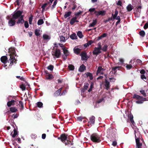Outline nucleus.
<instances>
[{
    "label": "nucleus",
    "mask_w": 148,
    "mask_h": 148,
    "mask_svg": "<svg viewBox=\"0 0 148 148\" xmlns=\"http://www.w3.org/2000/svg\"><path fill=\"white\" fill-rule=\"evenodd\" d=\"M132 66L131 65L127 64L126 66V67L127 69H130L132 67Z\"/></svg>",
    "instance_id": "nucleus-60"
},
{
    "label": "nucleus",
    "mask_w": 148,
    "mask_h": 148,
    "mask_svg": "<svg viewBox=\"0 0 148 148\" xmlns=\"http://www.w3.org/2000/svg\"><path fill=\"white\" fill-rule=\"evenodd\" d=\"M18 102L19 103V106L21 107V108H20V109L21 110H23L24 109V105L23 102L21 101H18Z\"/></svg>",
    "instance_id": "nucleus-30"
},
{
    "label": "nucleus",
    "mask_w": 148,
    "mask_h": 148,
    "mask_svg": "<svg viewBox=\"0 0 148 148\" xmlns=\"http://www.w3.org/2000/svg\"><path fill=\"white\" fill-rule=\"evenodd\" d=\"M83 118L81 116L78 117H77V120L79 121H81Z\"/></svg>",
    "instance_id": "nucleus-62"
},
{
    "label": "nucleus",
    "mask_w": 148,
    "mask_h": 148,
    "mask_svg": "<svg viewBox=\"0 0 148 148\" xmlns=\"http://www.w3.org/2000/svg\"><path fill=\"white\" fill-rule=\"evenodd\" d=\"M70 38L71 39L73 40L77 39V36L75 33H74L71 34L70 36Z\"/></svg>",
    "instance_id": "nucleus-29"
},
{
    "label": "nucleus",
    "mask_w": 148,
    "mask_h": 148,
    "mask_svg": "<svg viewBox=\"0 0 148 148\" xmlns=\"http://www.w3.org/2000/svg\"><path fill=\"white\" fill-rule=\"evenodd\" d=\"M60 39L61 42H65L66 41V39L65 37L62 36H60Z\"/></svg>",
    "instance_id": "nucleus-43"
},
{
    "label": "nucleus",
    "mask_w": 148,
    "mask_h": 148,
    "mask_svg": "<svg viewBox=\"0 0 148 148\" xmlns=\"http://www.w3.org/2000/svg\"><path fill=\"white\" fill-rule=\"evenodd\" d=\"M80 56L82 57V60H86L89 58V57L87 56L86 53L84 51L82 52Z\"/></svg>",
    "instance_id": "nucleus-6"
},
{
    "label": "nucleus",
    "mask_w": 148,
    "mask_h": 148,
    "mask_svg": "<svg viewBox=\"0 0 148 148\" xmlns=\"http://www.w3.org/2000/svg\"><path fill=\"white\" fill-rule=\"evenodd\" d=\"M23 11L18 10L15 11L12 15L13 18L16 20L18 19L16 21V23L18 24L20 23L23 24L25 21L23 19V15H22Z\"/></svg>",
    "instance_id": "nucleus-1"
},
{
    "label": "nucleus",
    "mask_w": 148,
    "mask_h": 148,
    "mask_svg": "<svg viewBox=\"0 0 148 148\" xmlns=\"http://www.w3.org/2000/svg\"><path fill=\"white\" fill-rule=\"evenodd\" d=\"M136 62L137 64H142V61L139 59L136 60Z\"/></svg>",
    "instance_id": "nucleus-64"
},
{
    "label": "nucleus",
    "mask_w": 148,
    "mask_h": 148,
    "mask_svg": "<svg viewBox=\"0 0 148 148\" xmlns=\"http://www.w3.org/2000/svg\"><path fill=\"white\" fill-rule=\"evenodd\" d=\"M61 96L62 95H63V93H62L61 94V92H60V90H57L54 93V96L57 97L59 95Z\"/></svg>",
    "instance_id": "nucleus-20"
},
{
    "label": "nucleus",
    "mask_w": 148,
    "mask_h": 148,
    "mask_svg": "<svg viewBox=\"0 0 148 148\" xmlns=\"http://www.w3.org/2000/svg\"><path fill=\"white\" fill-rule=\"evenodd\" d=\"M140 0H134L132 2V4L135 7H137V6L140 5Z\"/></svg>",
    "instance_id": "nucleus-11"
},
{
    "label": "nucleus",
    "mask_w": 148,
    "mask_h": 148,
    "mask_svg": "<svg viewBox=\"0 0 148 148\" xmlns=\"http://www.w3.org/2000/svg\"><path fill=\"white\" fill-rule=\"evenodd\" d=\"M140 92L141 93V94H142L143 96L145 97H146V95L145 93V91L144 90H142L140 91Z\"/></svg>",
    "instance_id": "nucleus-55"
},
{
    "label": "nucleus",
    "mask_w": 148,
    "mask_h": 148,
    "mask_svg": "<svg viewBox=\"0 0 148 148\" xmlns=\"http://www.w3.org/2000/svg\"><path fill=\"white\" fill-rule=\"evenodd\" d=\"M87 77H89L90 80H92L93 79V76L92 74L90 72H87L85 73Z\"/></svg>",
    "instance_id": "nucleus-23"
},
{
    "label": "nucleus",
    "mask_w": 148,
    "mask_h": 148,
    "mask_svg": "<svg viewBox=\"0 0 148 148\" xmlns=\"http://www.w3.org/2000/svg\"><path fill=\"white\" fill-rule=\"evenodd\" d=\"M121 67L120 66L114 67L112 68V71H114V74H115L116 73V69H118V70H119V69Z\"/></svg>",
    "instance_id": "nucleus-21"
},
{
    "label": "nucleus",
    "mask_w": 148,
    "mask_h": 148,
    "mask_svg": "<svg viewBox=\"0 0 148 148\" xmlns=\"http://www.w3.org/2000/svg\"><path fill=\"white\" fill-rule=\"evenodd\" d=\"M104 99L103 98H102L101 99H100L97 101V103H101L103 101H104Z\"/></svg>",
    "instance_id": "nucleus-56"
},
{
    "label": "nucleus",
    "mask_w": 148,
    "mask_h": 148,
    "mask_svg": "<svg viewBox=\"0 0 148 148\" xmlns=\"http://www.w3.org/2000/svg\"><path fill=\"white\" fill-rule=\"evenodd\" d=\"M104 85L106 88V90H108L110 87V82L106 79L105 80V82Z\"/></svg>",
    "instance_id": "nucleus-15"
},
{
    "label": "nucleus",
    "mask_w": 148,
    "mask_h": 148,
    "mask_svg": "<svg viewBox=\"0 0 148 148\" xmlns=\"http://www.w3.org/2000/svg\"><path fill=\"white\" fill-rule=\"evenodd\" d=\"M97 19H95L93 20L92 23H90L88 26L89 27H93L97 23Z\"/></svg>",
    "instance_id": "nucleus-16"
},
{
    "label": "nucleus",
    "mask_w": 148,
    "mask_h": 148,
    "mask_svg": "<svg viewBox=\"0 0 148 148\" xmlns=\"http://www.w3.org/2000/svg\"><path fill=\"white\" fill-rule=\"evenodd\" d=\"M68 68L70 70L73 71L74 69V66L72 64H69L68 66Z\"/></svg>",
    "instance_id": "nucleus-41"
},
{
    "label": "nucleus",
    "mask_w": 148,
    "mask_h": 148,
    "mask_svg": "<svg viewBox=\"0 0 148 148\" xmlns=\"http://www.w3.org/2000/svg\"><path fill=\"white\" fill-rule=\"evenodd\" d=\"M135 138L136 139V147L137 148H141V146L142 145V143L140 142V139L138 138H137V137L136 135H135Z\"/></svg>",
    "instance_id": "nucleus-10"
},
{
    "label": "nucleus",
    "mask_w": 148,
    "mask_h": 148,
    "mask_svg": "<svg viewBox=\"0 0 148 148\" xmlns=\"http://www.w3.org/2000/svg\"><path fill=\"white\" fill-rule=\"evenodd\" d=\"M72 13V12L71 11H69L68 12H66L65 14L64 15V17L65 18H66L68 17Z\"/></svg>",
    "instance_id": "nucleus-24"
},
{
    "label": "nucleus",
    "mask_w": 148,
    "mask_h": 148,
    "mask_svg": "<svg viewBox=\"0 0 148 148\" xmlns=\"http://www.w3.org/2000/svg\"><path fill=\"white\" fill-rule=\"evenodd\" d=\"M89 86V84L88 83H85L84 85V86L83 88L84 89H85V90H86L87 89Z\"/></svg>",
    "instance_id": "nucleus-48"
},
{
    "label": "nucleus",
    "mask_w": 148,
    "mask_h": 148,
    "mask_svg": "<svg viewBox=\"0 0 148 148\" xmlns=\"http://www.w3.org/2000/svg\"><path fill=\"white\" fill-rule=\"evenodd\" d=\"M20 88L22 89V90H24L25 89L26 86L25 84H22L20 85Z\"/></svg>",
    "instance_id": "nucleus-50"
},
{
    "label": "nucleus",
    "mask_w": 148,
    "mask_h": 148,
    "mask_svg": "<svg viewBox=\"0 0 148 148\" xmlns=\"http://www.w3.org/2000/svg\"><path fill=\"white\" fill-rule=\"evenodd\" d=\"M8 58L6 56H2L1 58V60L4 64H5L7 62Z\"/></svg>",
    "instance_id": "nucleus-12"
},
{
    "label": "nucleus",
    "mask_w": 148,
    "mask_h": 148,
    "mask_svg": "<svg viewBox=\"0 0 148 148\" xmlns=\"http://www.w3.org/2000/svg\"><path fill=\"white\" fill-rule=\"evenodd\" d=\"M97 45L98 46V47H97V48L101 49L102 47L101 45V42H99L97 44Z\"/></svg>",
    "instance_id": "nucleus-59"
},
{
    "label": "nucleus",
    "mask_w": 148,
    "mask_h": 148,
    "mask_svg": "<svg viewBox=\"0 0 148 148\" xmlns=\"http://www.w3.org/2000/svg\"><path fill=\"white\" fill-rule=\"evenodd\" d=\"M13 131L14 133L12 135V137L13 138H14L17 134V132L16 130L15 129Z\"/></svg>",
    "instance_id": "nucleus-46"
},
{
    "label": "nucleus",
    "mask_w": 148,
    "mask_h": 148,
    "mask_svg": "<svg viewBox=\"0 0 148 148\" xmlns=\"http://www.w3.org/2000/svg\"><path fill=\"white\" fill-rule=\"evenodd\" d=\"M37 106L39 108H41L43 104L40 102H38L37 103Z\"/></svg>",
    "instance_id": "nucleus-47"
},
{
    "label": "nucleus",
    "mask_w": 148,
    "mask_h": 148,
    "mask_svg": "<svg viewBox=\"0 0 148 148\" xmlns=\"http://www.w3.org/2000/svg\"><path fill=\"white\" fill-rule=\"evenodd\" d=\"M143 99L142 100H138L136 101V102L138 104L140 103H143V101H146V98H143Z\"/></svg>",
    "instance_id": "nucleus-44"
},
{
    "label": "nucleus",
    "mask_w": 148,
    "mask_h": 148,
    "mask_svg": "<svg viewBox=\"0 0 148 148\" xmlns=\"http://www.w3.org/2000/svg\"><path fill=\"white\" fill-rule=\"evenodd\" d=\"M10 111L12 113L15 112L17 111V109L16 107H11L10 108Z\"/></svg>",
    "instance_id": "nucleus-22"
},
{
    "label": "nucleus",
    "mask_w": 148,
    "mask_h": 148,
    "mask_svg": "<svg viewBox=\"0 0 148 148\" xmlns=\"http://www.w3.org/2000/svg\"><path fill=\"white\" fill-rule=\"evenodd\" d=\"M75 16L73 17L71 19L70 22V24L71 25H73L74 23L75 22Z\"/></svg>",
    "instance_id": "nucleus-35"
},
{
    "label": "nucleus",
    "mask_w": 148,
    "mask_h": 148,
    "mask_svg": "<svg viewBox=\"0 0 148 148\" xmlns=\"http://www.w3.org/2000/svg\"><path fill=\"white\" fill-rule=\"evenodd\" d=\"M77 36L80 38H82L83 37V35L82 32L80 31H78L77 32Z\"/></svg>",
    "instance_id": "nucleus-37"
},
{
    "label": "nucleus",
    "mask_w": 148,
    "mask_h": 148,
    "mask_svg": "<svg viewBox=\"0 0 148 148\" xmlns=\"http://www.w3.org/2000/svg\"><path fill=\"white\" fill-rule=\"evenodd\" d=\"M67 135L65 134H63L60 135V137H58V139L59 140H61L62 142L63 143L65 142V141L67 138Z\"/></svg>",
    "instance_id": "nucleus-5"
},
{
    "label": "nucleus",
    "mask_w": 148,
    "mask_h": 148,
    "mask_svg": "<svg viewBox=\"0 0 148 148\" xmlns=\"http://www.w3.org/2000/svg\"><path fill=\"white\" fill-rule=\"evenodd\" d=\"M33 16L32 15H31L30 16L29 18V23L30 24H31L33 19Z\"/></svg>",
    "instance_id": "nucleus-49"
},
{
    "label": "nucleus",
    "mask_w": 148,
    "mask_h": 148,
    "mask_svg": "<svg viewBox=\"0 0 148 148\" xmlns=\"http://www.w3.org/2000/svg\"><path fill=\"white\" fill-rule=\"evenodd\" d=\"M95 117L93 116H92L90 118L88 123L91 125L92 124H93L95 123Z\"/></svg>",
    "instance_id": "nucleus-13"
},
{
    "label": "nucleus",
    "mask_w": 148,
    "mask_h": 148,
    "mask_svg": "<svg viewBox=\"0 0 148 148\" xmlns=\"http://www.w3.org/2000/svg\"><path fill=\"white\" fill-rule=\"evenodd\" d=\"M61 54V53L60 49H56L52 52V55L53 56L54 58H59Z\"/></svg>",
    "instance_id": "nucleus-4"
},
{
    "label": "nucleus",
    "mask_w": 148,
    "mask_h": 148,
    "mask_svg": "<svg viewBox=\"0 0 148 148\" xmlns=\"http://www.w3.org/2000/svg\"><path fill=\"white\" fill-rule=\"evenodd\" d=\"M16 78L18 79H20L21 81H25V79L23 77H21L20 76H16Z\"/></svg>",
    "instance_id": "nucleus-54"
},
{
    "label": "nucleus",
    "mask_w": 148,
    "mask_h": 148,
    "mask_svg": "<svg viewBox=\"0 0 148 148\" xmlns=\"http://www.w3.org/2000/svg\"><path fill=\"white\" fill-rule=\"evenodd\" d=\"M43 38L44 40H49L51 38L49 36L46 34H44L43 35Z\"/></svg>",
    "instance_id": "nucleus-32"
},
{
    "label": "nucleus",
    "mask_w": 148,
    "mask_h": 148,
    "mask_svg": "<svg viewBox=\"0 0 148 148\" xmlns=\"http://www.w3.org/2000/svg\"><path fill=\"white\" fill-rule=\"evenodd\" d=\"M133 98L139 100H140L143 99L142 97L136 94H135L133 96Z\"/></svg>",
    "instance_id": "nucleus-19"
},
{
    "label": "nucleus",
    "mask_w": 148,
    "mask_h": 148,
    "mask_svg": "<svg viewBox=\"0 0 148 148\" xmlns=\"http://www.w3.org/2000/svg\"><path fill=\"white\" fill-rule=\"evenodd\" d=\"M81 49L78 48H74L73 49L74 53L76 54H79L81 51Z\"/></svg>",
    "instance_id": "nucleus-18"
},
{
    "label": "nucleus",
    "mask_w": 148,
    "mask_h": 148,
    "mask_svg": "<svg viewBox=\"0 0 148 148\" xmlns=\"http://www.w3.org/2000/svg\"><path fill=\"white\" fill-rule=\"evenodd\" d=\"M34 33L35 35L37 36H39L40 35V34L39 33V31L37 29L35 30Z\"/></svg>",
    "instance_id": "nucleus-53"
},
{
    "label": "nucleus",
    "mask_w": 148,
    "mask_h": 148,
    "mask_svg": "<svg viewBox=\"0 0 148 148\" xmlns=\"http://www.w3.org/2000/svg\"><path fill=\"white\" fill-rule=\"evenodd\" d=\"M136 8V12H138L139 13H140L141 12V10H139V9H141L142 7L141 5H139L138 6H137Z\"/></svg>",
    "instance_id": "nucleus-40"
},
{
    "label": "nucleus",
    "mask_w": 148,
    "mask_h": 148,
    "mask_svg": "<svg viewBox=\"0 0 148 148\" xmlns=\"http://www.w3.org/2000/svg\"><path fill=\"white\" fill-rule=\"evenodd\" d=\"M118 11L117 10H116L115 11L114 14H112V16L113 18H115L116 16H117L118 14Z\"/></svg>",
    "instance_id": "nucleus-42"
},
{
    "label": "nucleus",
    "mask_w": 148,
    "mask_h": 148,
    "mask_svg": "<svg viewBox=\"0 0 148 148\" xmlns=\"http://www.w3.org/2000/svg\"><path fill=\"white\" fill-rule=\"evenodd\" d=\"M16 19L13 18V17H12V18H10L9 20L8 21V24L9 25L11 26L14 25L15 24L16 22Z\"/></svg>",
    "instance_id": "nucleus-9"
},
{
    "label": "nucleus",
    "mask_w": 148,
    "mask_h": 148,
    "mask_svg": "<svg viewBox=\"0 0 148 148\" xmlns=\"http://www.w3.org/2000/svg\"><path fill=\"white\" fill-rule=\"evenodd\" d=\"M64 55H67V56H69V52L68 50L66 49L65 48H62Z\"/></svg>",
    "instance_id": "nucleus-28"
},
{
    "label": "nucleus",
    "mask_w": 148,
    "mask_h": 148,
    "mask_svg": "<svg viewBox=\"0 0 148 148\" xmlns=\"http://www.w3.org/2000/svg\"><path fill=\"white\" fill-rule=\"evenodd\" d=\"M113 20V19L112 17H111L110 18H109L108 19H107L105 21H104V22L105 23H106L108 22L109 21H110L112 20Z\"/></svg>",
    "instance_id": "nucleus-51"
},
{
    "label": "nucleus",
    "mask_w": 148,
    "mask_h": 148,
    "mask_svg": "<svg viewBox=\"0 0 148 148\" xmlns=\"http://www.w3.org/2000/svg\"><path fill=\"white\" fill-rule=\"evenodd\" d=\"M110 81L111 82H114L116 79L114 77L109 78Z\"/></svg>",
    "instance_id": "nucleus-61"
},
{
    "label": "nucleus",
    "mask_w": 148,
    "mask_h": 148,
    "mask_svg": "<svg viewBox=\"0 0 148 148\" xmlns=\"http://www.w3.org/2000/svg\"><path fill=\"white\" fill-rule=\"evenodd\" d=\"M128 117L131 123L132 124H133L134 122L133 120V115L132 114H130V115H129Z\"/></svg>",
    "instance_id": "nucleus-27"
},
{
    "label": "nucleus",
    "mask_w": 148,
    "mask_h": 148,
    "mask_svg": "<svg viewBox=\"0 0 148 148\" xmlns=\"http://www.w3.org/2000/svg\"><path fill=\"white\" fill-rule=\"evenodd\" d=\"M91 140L94 143H99L101 141L100 136L97 133H93L90 136Z\"/></svg>",
    "instance_id": "nucleus-3"
},
{
    "label": "nucleus",
    "mask_w": 148,
    "mask_h": 148,
    "mask_svg": "<svg viewBox=\"0 0 148 148\" xmlns=\"http://www.w3.org/2000/svg\"><path fill=\"white\" fill-rule=\"evenodd\" d=\"M104 69L103 68H102V67L101 66H99L98 67V69L97 70V71L96 73V74L97 75L98 73H99V71H104Z\"/></svg>",
    "instance_id": "nucleus-34"
},
{
    "label": "nucleus",
    "mask_w": 148,
    "mask_h": 148,
    "mask_svg": "<svg viewBox=\"0 0 148 148\" xmlns=\"http://www.w3.org/2000/svg\"><path fill=\"white\" fill-rule=\"evenodd\" d=\"M46 78L47 79L51 80L53 78V77L52 74H48L46 75Z\"/></svg>",
    "instance_id": "nucleus-26"
},
{
    "label": "nucleus",
    "mask_w": 148,
    "mask_h": 148,
    "mask_svg": "<svg viewBox=\"0 0 148 148\" xmlns=\"http://www.w3.org/2000/svg\"><path fill=\"white\" fill-rule=\"evenodd\" d=\"M44 23V21L42 19H39L38 21L37 24L38 25H40L43 24Z\"/></svg>",
    "instance_id": "nucleus-38"
},
{
    "label": "nucleus",
    "mask_w": 148,
    "mask_h": 148,
    "mask_svg": "<svg viewBox=\"0 0 148 148\" xmlns=\"http://www.w3.org/2000/svg\"><path fill=\"white\" fill-rule=\"evenodd\" d=\"M127 11L130 12L133 9V7L131 4H129L126 7Z\"/></svg>",
    "instance_id": "nucleus-31"
},
{
    "label": "nucleus",
    "mask_w": 148,
    "mask_h": 148,
    "mask_svg": "<svg viewBox=\"0 0 148 148\" xmlns=\"http://www.w3.org/2000/svg\"><path fill=\"white\" fill-rule=\"evenodd\" d=\"M48 4L47 3H45L42 6L41 8H42V12H43L45 10V8Z\"/></svg>",
    "instance_id": "nucleus-39"
},
{
    "label": "nucleus",
    "mask_w": 148,
    "mask_h": 148,
    "mask_svg": "<svg viewBox=\"0 0 148 148\" xmlns=\"http://www.w3.org/2000/svg\"><path fill=\"white\" fill-rule=\"evenodd\" d=\"M85 70L86 66L84 64H82L80 66V68L79 69V71L80 72H82Z\"/></svg>",
    "instance_id": "nucleus-17"
},
{
    "label": "nucleus",
    "mask_w": 148,
    "mask_h": 148,
    "mask_svg": "<svg viewBox=\"0 0 148 148\" xmlns=\"http://www.w3.org/2000/svg\"><path fill=\"white\" fill-rule=\"evenodd\" d=\"M139 35H140L142 37H143L145 35V32L143 30H141L139 32Z\"/></svg>",
    "instance_id": "nucleus-36"
},
{
    "label": "nucleus",
    "mask_w": 148,
    "mask_h": 148,
    "mask_svg": "<svg viewBox=\"0 0 148 148\" xmlns=\"http://www.w3.org/2000/svg\"><path fill=\"white\" fill-rule=\"evenodd\" d=\"M93 86V84L92 83L90 85V87L88 91L89 92H91L92 90V88Z\"/></svg>",
    "instance_id": "nucleus-52"
},
{
    "label": "nucleus",
    "mask_w": 148,
    "mask_h": 148,
    "mask_svg": "<svg viewBox=\"0 0 148 148\" xmlns=\"http://www.w3.org/2000/svg\"><path fill=\"white\" fill-rule=\"evenodd\" d=\"M9 52L10 53L9 60L10 61V65L12 66L14 63H16L17 61V60L14 56H16L15 48L12 47L10 48L9 49Z\"/></svg>",
    "instance_id": "nucleus-2"
},
{
    "label": "nucleus",
    "mask_w": 148,
    "mask_h": 148,
    "mask_svg": "<svg viewBox=\"0 0 148 148\" xmlns=\"http://www.w3.org/2000/svg\"><path fill=\"white\" fill-rule=\"evenodd\" d=\"M53 68L54 66H53V65H50L47 67V69H48L49 70L51 71H52L53 70Z\"/></svg>",
    "instance_id": "nucleus-45"
},
{
    "label": "nucleus",
    "mask_w": 148,
    "mask_h": 148,
    "mask_svg": "<svg viewBox=\"0 0 148 148\" xmlns=\"http://www.w3.org/2000/svg\"><path fill=\"white\" fill-rule=\"evenodd\" d=\"M108 45H105L102 48L101 50H102L104 52H106L107 50Z\"/></svg>",
    "instance_id": "nucleus-33"
},
{
    "label": "nucleus",
    "mask_w": 148,
    "mask_h": 148,
    "mask_svg": "<svg viewBox=\"0 0 148 148\" xmlns=\"http://www.w3.org/2000/svg\"><path fill=\"white\" fill-rule=\"evenodd\" d=\"M16 102V101H15L14 100H12L11 101H9L7 103V106L8 107H10L11 106H13L15 104Z\"/></svg>",
    "instance_id": "nucleus-14"
},
{
    "label": "nucleus",
    "mask_w": 148,
    "mask_h": 148,
    "mask_svg": "<svg viewBox=\"0 0 148 148\" xmlns=\"http://www.w3.org/2000/svg\"><path fill=\"white\" fill-rule=\"evenodd\" d=\"M94 42L92 40H90L88 41L87 43L84 44V47H86L91 45L92 43Z\"/></svg>",
    "instance_id": "nucleus-25"
},
{
    "label": "nucleus",
    "mask_w": 148,
    "mask_h": 148,
    "mask_svg": "<svg viewBox=\"0 0 148 148\" xmlns=\"http://www.w3.org/2000/svg\"><path fill=\"white\" fill-rule=\"evenodd\" d=\"M94 13L97 16L100 15L104 16L106 14V12L104 10H99L95 11Z\"/></svg>",
    "instance_id": "nucleus-8"
},
{
    "label": "nucleus",
    "mask_w": 148,
    "mask_h": 148,
    "mask_svg": "<svg viewBox=\"0 0 148 148\" xmlns=\"http://www.w3.org/2000/svg\"><path fill=\"white\" fill-rule=\"evenodd\" d=\"M143 27L145 29H146L148 28V22L145 24Z\"/></svg>",
    "instance_id": "nucleus-63"
},
{
    "label": "nucleus",
    "mask_w": 148,
    "mask_h": 148,
    "mask_svg": "<svg viewBox=\"0 0 148 148\" xmlns=\"http://www.w3.org/2000/svg\"><path fill=\"white\" fill-rule=\"evenodd\" d=\"M101 49L97 48V47L94 48L93 51H92V54L94 55H95L96 56L99 53H101Z\"/></svg>",
    "instance_id": "nucleus-7"
},
{
    "label": "nucleus",
    "mask_w": 148,
    "mask_h": 148,
    "mask_svg": "<svg viewBox=\"0 0 148 148\" xmlns=\"http://www.w3.org/2000/svg\"><path fill=\"white\" fill-rule=\"evenodd\" d=\"M65 145H69L71 144V145H72L73 144V143H72L71 142L70 140H67V142H65Z\"/></svg>",
    "instance_id": "nucleus-57"
},
{
    "label": "nucleus",
    "mask_w": 148,
    "mask_h": 148,
    "mask_svg": "<svg viewBox=\"0 0 148 148\" xmlns=\"http://www.w3.org/2000/svg\"><path fill=\"white\" fill-rule=\"evenodd\" d=\"M24 26L25 28H27L29 27L28 23L27 21H25L24 23Z\"/></svg>",
    "instance_id": "nucleus-58"
}]
</instances>
